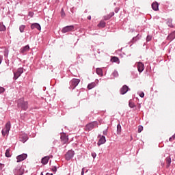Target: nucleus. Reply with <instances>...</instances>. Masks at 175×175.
<instances>
[{"mask_svg": "<svg viewBox=\"0 0 175 175\" xmlns=\"http://www.w3.org/2000/svg\"><path fill=\"white\" fill-rule=\"evenodd\" d=\"M18 107H21L22 110H28V101H24V98L18 100Z\"/></svg>", "mask_w": 175, "mask_h": 175, "instance_id": "1", "label": "nucleus"}, {"mask_svg": "<svg viewBox=\"0 0 175 175\" xmlns=\"http://www.w3.org/2000/svg\"><path fill=\"white\" fill-rule=\"evenodd\" d=\"M94 128H98V122L94 121L85 125V131H87L88 132L92 131Z\"/></svg>", "mask_w": 175, "mask_h": 175, "instance_id": "2", "label": "nucleus"}, {"mask_svg": "<svg viewBox=\"0 0 175 175\" xmlns=\"http://www.w3.org/2000/svg\"><path fill=\"white\" fill-rule=\"evenodd\" d=\"M13 174L14 175H23L24 174V169L21 165L18 164L14 170Z\"/></svg>", "mask_w": 175, "mask_h": 175, "instance_id": "3", "label": "nucleus"}, {"mask_svg": "<svg viewBox=\"0 0 175 175\" xmlns=\"http://www.w3.org/2000/svg\"><path fill=\"white\" fill-rule=\"evenodd\" d=\"M80 83V79H72L70 81V90H75L77 86L79 85V83Z\"/></svg>", "mask_w": 175, "mask_h": 175, "instance_id": "4", "label": "nucleus"}, {"mask_svg": "<svg viewBox=\"0 0 175 175\" xmlns=\"http://www.w3.org/2000/svg\"><path fill=\"white\" fill-rule=\"evenodd\" d=\"M22 73H24V68H18L16 72H14L13 80H17V79L21 76Z\"/></svg>", "mask_w": 175, "mask_h": 175, "instance_id": "5", "label": "nucleus"}, {"mask_svg": "<svg viewBox=\"0 0 175 175\" xmlns=\"http://www.w3.org/2000/svg\"><path fill=\"white\" fill-rule=\"evenodd\" d=\"M73 157H75V151L68 150L65 154L66 161H70Z\"/></svg>", "mask_w": 175, "mask_h": 175, "instance_id": "6", "label": "nucleus"}, {"mask_svg": "<svg viewBox=\"0 0 175 175\" xmlns=\"http://www.w3.org/2000/svg\"><path fill=\"white\" fill-rule=\"evenodd\" d=\"M74 29H75V26L73 25L66 26L62 29V32L63 33H66V32H70Z\"/></svg>", "mask_w": 175, "mask_h": 175, "instance_id": "7", "label": "nucleus"}, {"mask_svg": "<svg viewBox=\"0 0 175 175\" xmlns=\"http://www.w3.org/2000/svg\"><path fill=\"white\" fill-rule=\"evenodd\" d=\"M28 157V154L23 153L22 154H20L18 156L16 157V162H23V161L27 159V158Z\"/></svg>", "mask_w": 175, "mask_h": 175, "instance_id": "8", "label": "nucleus"}, {"mask_svg": "<svg viewBox=\"0 0 175 175\" xmlns=\"http://www.w3.org/2000/svg\"><path fill=\"white\" fill-rule=\"evenodd\" d=\"M60 139H61L63 144H66V143H68V142H69V138L68 137V136L66 135V134L65 133H63L61 134Z\"/></svg>", "mask_w": 175, "mask_h": 175, "instance_id": "9", "label": "nucleus"}, {"mask_svg": "<svg viewBox=\"0 0 175 175\" xmlns=\"http://www.w3.org/2000/svg\"><path fill=\"white\" fill-rule=\"evenodd\" d=\"M20 140L21 142H22V143H25V142H27V140H28V135H27L25 133H22L20 135Z\"/></svg>", "mask_w": 175, "mask_h": 175, "instance_id": "10", "label": "nucleus"}, {"mask_svg": "<svg viewBox=\"0 0 175 175\" xmlns=\"http://www.w3.org/2000/svg\"><path fill=\"white\" fill-rule=\"evenodd\" d=\"M106 143V137L105 135H102L100 137L98 142H97V146H102V144H105Z\"/></svg>", "mask_w": 175, "mask_h": 175, "instance_id": "11", "label": "nucleus"}, {"mask_svg": "<svg viewBox=\"0 0 175 175\" xmlns=\"http://www.w3.org/2000/svg\"><path fill=\"white\" fill-rule=\"evenodd\" d=\"M38 29V31H41L42 29V27L40 26V25L39 23H32L31 25V29Z\"/></svg>", "mask_w": 175, "mask_h": 175, "instance_id": "12", "label": "nucleus"}, {"mask_svg": "<svg viewBox=\"0 0 175 175\" xmlns=\"http://www.w3.org/2000/svg\"><path fill=\"white\" fill-rule=\"evenodd\" d=\"M129 90V87H128L126 85H124L122 86V88L120 89V94L121 95H125L128 92Z\"/></svg>", "mask_w": 175, "mask_h": 175, "instance_id": "13", "label": "nucleus"}, {"mask_svg": "<svg viewBox=\"0 0 175 175\" xmlns=\"http://www.w3.org/2000/svg\"><path fill=\"white\" fill-rule=\"evenodd\" d=\"M137 70L139 73H142V72H143V70H144V64L142 63V62H138L137 64Z\"/></svg>", "mask_w": 175, "mask_h": 175, "instance_id": "14", "label": "nucleus"}, {"mask_svg": "<svg viewBox=\"0 0 175 175\" xmlns=\"http://www.w3.org/2000/svg\"><path fill=\"white\" fill-rule=\"evenodd\" d=\"M152 9L154 10V12H158V10H159V4L158 2L155 1L152 3Z\"/></svg>", "mask_w": 175, "mask_h": 175, "instance_id": "15", "label": "nucleus"}, {"mask_svg": "<svg viewBox=\"0 0 175 175\" xmlns=\"http://www.w3.org/2000/svg\"><path fill=\"white\" fill-rule=\"evenodd\" d=\"M29 51V45H26L20 49V53L21 54H25V53H27Z\"/></svg>", "mask_w": 175, "mask_h": 175, "instance_id": "16", "label": "nucleus"}, {"mask_svg": "<svg viewBox=\"0 0 175 175\" xmlns=\"http://www.w3.org/2000/svg\"><path fill=\"white\" fill-rule=\"evenodd\" d=\"M174 39H175V31L170 33L167 37V40H170V42H172V40H174Z\"/></svg>", "mask_w": 175, "mask_h": 175, "instance_id": "17", "label": "nucleus"}, {"mask_svg": "<svg viewBox=\"0 0 175 175\" xmlns=\"http://www.w3.org/2000/svg\"><path fill=\"white\" fill-rule=\"evenodd\" d=\"M49 160H50V157L49 156L44 157L41 159V163H42V165H47V163H49Z\"/></svg>", "mask_w": 175, "mask_h": 175, "instance_id": "18", "label": "nucleus"}, {"mask_svg": "<svg viewBox=\"0 0 175 175\" xmlns=\"http://www.w3.org/2000/svg\"><path fill=\"white\" fill-rule=\"evenodd\" d=\"M166 23L170 28H174V25H173V19L172 18H167Z\"/></svg>", "mask_w": 175, "mask_h": 175, "instance_id": "19", "label": "nucleus"}, {"mask_svg": "<svg viewBox=\"0 0 175 175\" xmlns=\"http://www.w3.org/2000/svg\"><path fill=\"white\" fill-rule=\"evenodd\" d=\"M12 126V124H10V122H8L6 124H5V131H6V132H9L10 131V128Z\"/></svg>", "mask_w": 175, "mask_h": 175, "instance_id": "20", "label": "nucleus"}, {"mask_svg": "<svg viewBox=\"0 0 175 175\" xmlns=\"http://www.w3.org/2000/svg\"><path fill=\"white\" fill-rule=\"evenodd\" d=\"M165 161L167 162V167H170L172 163V158H170V156L166 157Z\"/></svg>", "mask_w": 175, "mask_h": 175, "instance_id": "21", "label": "nucleus"}, {"mask_svg": "<svg viewBox=\"0 0 175 175\" xmlns=\"http://www.w3.org/2000/svg\"><path fill=\"white\" fill-rule=\"evenodd\" d=\"M98 28H105L106 27V22L101 21L98 25Z\"/></svg>", "mask_w": 175, "mask_h": 175, "instance_id": "22", "label": "nucleus"}, {"mask_svg": "<svg viewBox=\"0 0 175 175\" xmlns=\"http://www.w3.org/2000/svg\"><path fill=\"white\" fill-rule=\"evenodd\" d=\"M96 73L98 75V76H103V71L102 70L101 68H96Z\"/></svg>", "mask_w": 175, "mask_h": 175, "instance_id": "23", "label": "nucleus"}, {"mask_svg": "<svg viewBox=\"0 0 175 175\" xmlns=\"http://www.w3.org/2000/svg\"><path fill=\"white\" fill-rule=\"evenodd\" d=\"M95 85H96V83H95V82H92L91 83H89L88 85V90H92V88H94Z\"/></svg>", "mask_w": 175, "mask_h": 175, "instance_id": "24", "label": "nucleus"}, {"mask_svg": "<svg viewBox=\"0 0 175 175\" xmlns=\"http://www.w3.org/2000/svg\"><path fill=\"white\" fill-rule=\"evenodd\" d=\"M4 31H6V27L0 23V32H4Z\"/></svg>", "mask_w": 175, "mask_h": 175, "instance_id": "25", "label": "nucleus"}, {"mask_svg": "<svg viewBox=\"0 0 175 175\" xmlns=\"http://www.w3.org/2000/svg\"><path fill=\"white\" fill-rule=\"evenodd\" d=\"M5 157L7 158H10V157H12V154H10V148H8L5 151Z\"/></svg>", "mask_w": 175, "mask_h": 175, "instance_id": "26", "label": "nucleus"}, {"mask_svg": "<svg viewBox=\"0 0 175 175\" xmlns=\"http://www.w3.org/2000/svg\"><path fill=\"white\" fill-rule=\"evenodd\" d=\"M117 135H121V124H118L117 125Z\"/></svg>", "mask_w": 175, "mask_h": 175, "instance_id": "27", "label": "nucleus"}, {"mask_svg": "<svg viewBox=\"0 0 175 175\" xmlns=\"http://www.w3.org/2000/svg\"><path fill=\"white\" fill-rule=\"evenodd\" d=\"M25 29V25H21V26L19 27V31H20V32H21V33H23L24 32Z\"/></svg>", "mask_w": 175, "mask_h": 175, "instance_id": "28", "label": "nucleus"}, {"mask_svg": "<svg viewBox=\"0 0 175 175\" xmlns=\"http://www.w3.org/2000/svg\"><path fill=\"white\" fill-rule=\"evenodd\" d=\"M129 106L131 107V109H133V107H136V105H135V103L130 101L129 103Z\"/></svg>", "mask_w": 175, "mask_h": 175, "instance_id": "29", "label": "nucleus"}, {"mask_svg": "<svg viewBox=\"0 0 175 175\" xmlns=\"http://www.w3.org/2000/svg\"><path fill=\"white\" fill-rule=\"evenodd\" d=\"M3 54H4V57H5V58H8L9 55V49H5L3 51Z\"/></svg>", "mask_w": 175, "mask_h": 175, "instance_id": "30", "label": "nucleus"}, {"mask_svg": "<svg viewBox=\"0 0 175 175\" xmlns=\"http://www.w3.org/2000/svg\"><path fill=\"white\" fill-rule=\"evenodd\" d=\"M111 76L113 77H118V72L117 70H115L112 72Z\"/></svg>", "mask_w": 175, "mask_h": 175, "instance_id": "31", "label": "nucleus"}, {"mask_svg": "<svg viewBox=\"0 0 175 175\" xmlns=\"http://www.w3.org/2000/svg\"><path fill=\"white\" fill-rule=\"evenodd\" d=\"M111 61L113 62H118V61H120V59H118V57H113L111 58Z\"/></svg>", "mask_w": 175, "mask_h": 175, "instance_id": "32", "label": "nucleus"}, {"mask_svg": "<svg viewBox=\"0 0 175 175\" xmlns=\"http://www.w3.org/2000/svg\"><path fill=\"white\" fill-rule=\"evenodd\" d=\"M152 39V36L148 35L146 37V42H151Z\"/></svg>", "mask_w": 175, "mask_h": 175, "instance_id": "33", "label": "nucleus"}, {"mask_svg": "<svg viewBox=\"0 0 175 175\" xmlns=\"http://www.w3.org/2000/svg\"><path fill=\"white\" fill-rule=\"evenodd\" d=\"M1 133H2L3 136H6V135H8V133H9V132H6V130H5V129H3L1 131Z\"/></svg>", "mask_w": 175, "mask_h": 175, "instance_id": "34", "label": "nucleus"}, {"mask_svg": "<svg viewBox=\"0 0 175 175\" xmlns=\"http://www.w3.org/2000/svg\"><path fill=\"white\" fill-rule=\"evenodd\" d=\"M91 155H92V158H93L94 159H95V158H96V153L95 152H92L91 153Z\"/></svg>", "mask_w": 175, "mask_h": 175, "instance_id": "35", "label": "nucleus"}, {"mask_svg": "<svg viewBox=\"0 0 175 175\" xmlns=\"http://www.w3.org/2000/svg\"><path fill=\"white\" fill-rule=\"evenodd\" d=\"M52 172H53V173H56L57 172V166H53L51 168Z\"/></svg>", "mask_w": 175, "mask_h": 175, "instance_id": "36", "label": "nucleus"}, {"mask_svg": "<svg viewBox=\"0 0 175 175\" xmlns=\"http://www.w3.org/2000/svg\"><path fill=\"white\" fill-rule=\"evenodd\" d=\"M143 131V126H140L138 128V133H140Z\"/></svg>", "mask_w": 175, "mask_h": 175, "instance_id": "37", "label": "nucleus"}, {"mask_svg": "<svg viewBox=\"0 0 175 175\" xmlns=\"http://www.w3.org/2000/svg\"><path fill=\"white\" fill-rule=\"evenodd\" d=\"M175 139V135H172V137H170L169 140L170 142H173Z\"/></svg>", "mask_w": 175, "mask_h": 175, "instance_id": "38", "label": "nucleus"}, {"mask_svg": "<svg viewBox=\"0 0 175 175\" xmlns=\"http://www.w3.org/2000/svg\"><path fill=\"white\" fill-rule=\"evenodd\" d=\"M5 167V164L0 163V170H2Z\"/></svg>", "mask_w": 175, "mask_h": 175, "instance_id": "39", "label": "nucleus"}, {"mask_svg": "<svg viewBox=\"0 0 175 175\" xmlns=\"http://www.w3.org/2000/svg\"><path fill=\"white\" fill-rule=\"evenodd\" d=\"M61 14L62 17H64L65 16V12H64V8H62L61 10Z\"/></svg>", "mask_w": 175, "mask_h": 175, "instance_id": "40", "label": "nucleus"}, {"mask_svg": "<svg viewBox=\"0 0 175 175\" xmlns=\"http://www.w3.org/2000/svg\"><path fill=\"white\" fill-rule=\"evenodd\" d=\"M139 96H140V98H144V92H142L139 94Z\"/></svg>", "mask_w": 175, "mask_h": 175, "instance_id": "41", "label": "nucleus"}, {"mask_svg": "<svg viewBox=\"0 0 175 175\" xmlns=\"http://www.w3.org/2000/svg\"><path fill=\"white\" fill-rule=\"evenodd\" d=\"M4 91H5V89L3 88V87H0V94L3 93Z\"/></svg>", "mask_w": 175, "mask_h": 175, "instance_id": "42", "label": "nucleus"}, {"mask_svg": "<svg viewBox=\"0 0 175 175\" xmlns=\"http://www.w3.org/2000/svg\"><path fill=\"white\" fill-rule=\"evenodd\" d=\"M103 135H105V136H107V129L103 131Z\"/></svg>", "mask_w": 175, "mask_h": 175, "instance_id": "43", "label": "nucleus"}, {"mask_svg": "<svg viewBox=\"0 0 175 175\" xmlns=\"http://www.w3.org/2000/svg\"><path fill=\"white\" fill-rule=\"evenodd\" d=\"M85 168H82L81 175H84Z\"/></svg>", "mask_w": 175, "mask_h": 175, "instance_id": "44", "label": "nucleus"}, {"mask_svg": "<svg viewBox=\"0 0 175 175\" xmlns=\"http://www.w3.org/2000/svg\"><path fill=\"white\" fill-rule=\"evenodd\" d=\"M118 12H120V8H116L115 9V12H116V13H118Z\"/></svg>", "mask_w": 175, "mask_h": 175, "instance_id": "45", "label": "nucleus"}, {"mask_svg": "<svg viewBox=\"0 0 175 175\" xmlns=\"http://www.w3.org/2000/svg\"><path fill=\"white\" fill-rule=\"evenodd\" d=\"M133 42H136L137 40V37H134L132 39Z\"/></svg>", "mask_w": 175, "mask_h": 175, "instance_id": "46", "label": "nucleus"}, {"mask_svg": "<svg viewBox=\"0 0 175 175\" xmlns=\"http://www.w3.org/2000/svg\"><path fill=\"white\" fill-rule=\"evenodd\" d=\"M29 16L30 17H33V13H32V12H29Z\"/></svg>", "mask_w": 175, "mask_h": 175, "instance_id": "47", "label": "nucleus"}, {"mask_svg": "<svg viewBox=\"0 0 175 175\" xmlns=\"http://www.w3.org/2000/svg\"><path fill=\"white\" fill-rule=\"evenodd\" d=\"M2 59H3V57L2 56L0 55V65L1 64H2Z\"/></svg>", "mask_w": 175, "mask_h": 175, "instance_id": "48", "label": "nucleus"}, {"mask_svg": "<svg viewBox=\"0 0 175 175\" xmlns=\"http://www.w3.org/2000/svg\"><path fill=\"white\" fill-rule=\"evenodd\" d=\"M46 175H53V174H52V173H49V172H47V173L46 174Z\"/></svg>", "mask_w": 175, "mask_h": 175, "instance_id": "49", "label": "nucleus"}, {"mask_svg": "<svg viewBox=\"0 0 175 175\" xmlns=\"http://www.w3.org/2000/svg\"><path fill=\"white\" fill-rule=\"evenodd\" d=\"M88 20H91V16H88Z\"/></svg>", "mask_w": 175, "mask_h": 175, "instance_id": "50", "label": "nucleus"}, {"mask_svg": "<svg viewBox=\"0 0 175 175\" xmlns=\"http://www.w3.org/2000/svg\"><path fill=\"white\" fill-rule=\"evenodd\" d=\"M111 16H114V12H112V15Z\"/></svg>", "mask_w": 175, "mask_h": 175, "instance_id": "51", "label": "nucleus"}, {"mask_svg": "<svg viewBox=\"0 0 175 175\" xmlns=\"http://www.w3.org/2000/svg\"><path fill=\"white\" fill-rule=\"evenodd\" d=\"M40 175H43V172H41Z\"/></svg>", "mask_w": 175, "mask_h": 175, "instance_id": "52", "label": "nucleus"}, {"mask_svg": "<svg viewBox=\"0 0 175 175\" xmlns=\"http://www.w3.org/2000/svg\"><path fill=\"white\" fill-rule=\"evenodd\" d=\"M116 5H117V3H114V5L116 6Z\"/></svg>", "mask_w": 175, "mask_h": 175, "instance_id": "53", "label": "nucleus"}, {"mask_svg": "<svg viewBox=\"0 0 175 175\" xmlns=\"http://www.w3.org/2000/svg\"><path fill=\"white\" fill-rule=\"evenodd\" d=\"M137 39H139V38H137Z\"/></svg>", "mask_w": 175, "mask_h": 175, "instance_id": "54", "label": "nucleus"}]
</instances>
